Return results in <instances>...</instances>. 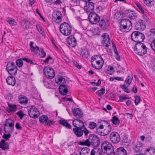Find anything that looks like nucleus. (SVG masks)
I'll list each match as a JSON object with an SVG mask.
<instances>
[{"mask_svg":"<svg viewBox=\"0 0 155 155\" xmlns=\"http://www.w3.org/2000/svg\"><path fill=\"white\" fill-rule=\"evenodd\" d=\"M58 123L65 127L66 128L68 129L71 128V125L67 122V120H59Z\"/></svg>","mask_w":155,"mask_h":155,"instance_id":"nucleus-30","label":"nucleus"},{"mask_svg":"<svg viewBox=\"0 0 155 155\" xmlns=\"http://www.w3.org/2000/svg\"><path fill=\"white\" fill-rule=\"evenodd\" d=\"M4 125L5 133H12L14 129V121L12 119H8L6 120Z\"/></svg>","mask_w":155,"mask_h":155,"instance_id":"nucleus-5","label":"nucleus"},{"mask_svg":"<svg viewBox=\"0 0 155 155\" xmlns=\"http://www.w3.org/2000/svg\"><path fill=\"white\" fill-rule=\"evenodd\" d=\"M101 44L107 47L110 45V39L108 35L106 33H104L101 36Z\"/></svg>","mask_w":155,"mask_h":155,"instance_id":"nucleus-13","label":"nucleus"},{"mask_svg":"<svg viewBox=\"0 0 155 155\" xmlns=\"http://www.w3.org/2000/svg\"><path fill=\"white\" fill-rule=\"evenodd\" d=\"M78 144L81 146H86L88 147L91 146V143L89 138L86 140H82L78 142Z\"/></svg>","mask_w":155,"mask_h":155,"instance_id":"nucleus-31","label":"nucleus"},{"mask_svg":"<svg viewBox=\"0 0 155 155\" xmlns=\"http://www.w3.org/2000/svg\"><path fill=\"white\" fill-rule=\"evenodd\" d=\"M102 153L100 148H94L91 150V155H103Z\"/></svg>","mask_w":155,"mask_h":155,"instance_id":"nucleus-28","label":"nucleus"},{"mask_svg":"<svg viewBox=\"0 0 155 155\" xmlns=\"http://www.w3.org/2000/svg\"><path fill=\"white\" fill-rule=\"evenodd\" d=\"M73 124L75 127V128H83L84 124L82 121L79 119H75L73 121Z\"/></svg>","mask_w":155,"mask_h":155,"instance_id":"nucleus-16","label":"nucleus"},{"mask_svg":"<svg viewBox=\"0 0 155 155\" xmlns=\"http://www.w3.org/2000/svg\"><path fill=\"white\" fill-rule=\"evenodd\" d=\"M7 84L10 85L14 86L16 83L15 78L14 76H10L8 77L6 80Z\"/></svg>","mask_w":155,"mask_h":155,"instance_id":"nucleus-21","label":"nucleus"},{"mask_svg":"<svg viewBox=\"0 0 155 155\" xmlns=\"http://www.w3.org/2000/svg\"><path fill=\"white\" fill-rule=\"evenodd\" d=\"M7 21L12 26H13L16 25V22L15 21V20L12 18H8Z\"/></svg>","mask_w":155,"mask_h":155,"instance_id":"nucleus-43","label":"nucleus"},{"mask_svg":"<svg viewBox=\"0 0 155 155\" xmlns=\"http://www.w3.org/2000/svg\"><path fill=\"white\" fill-rule=\"evenodd\" d=\"M86 10L89 12L92 11L94 9V4L90 1L85 2Z\"/></svg>","mask_w":155,"mask_h":155,"instance_id":"nucleus-24","label":"nucleus"},{"mask_svg":"<svg viewBox=\"0 0 155 155\" xmlns=\"http://www.w3.org/2000/svg\"><path fill=\"white\" fill-rule=\"evenodd\" d=\"M133 148L135 152H140L143 150V144L139 141H137L134 143Z\"/></svg>","mask_w":155,"mask_h":155,"instance_id":"nucleus-17","label":"nucleus"},{"mask_svg":"<svg viewBox=\"0 0 155 155\" xmlns=\"http://www.w3.org/2000/svg\"><path fill=\"white\" fill-rule=\"evenodd\" d=\"M90 22L92 24H96L99 21L100 18L99 15L95 13L91 12L88 16Z\"/></svg>","mask_w":155,"mask_h":155,"instance_id":"nucleus-10","label":"nucleus"},{"mask_svg":"<svg viewBox=\"0 0 155 155\" xmlns=\"http://www.w3.org/2000/svg\"><path fill=\"white\" fill-rule=\"evenodd\" d=\"M22 60L25 61L27 63H30V64L33 63V62L32 60L26 58H23Z\"/></svg>","mask_w":155,"mask_h":155,"instance_id":"nucleus-59","label":"nucleus"},{"mask_svg":"<svg viewBox=\"0 0 155 155\" xmlns=\"http://www.w3.org/2000/svg\"><path fill=\"white\" fill-rule=\"evenodd\" d=\"M119 100L118 101L120 102H122L123 100H125L129 99V97H127L126 95L123 96L121 95H119Z\"/></svg>","mask_w":155,"mask_h":155,"instance_id":"nucleus-47","label":"nucleus"},{"mask_svg":"<svg viewBox=\"0 0 155 155\" xmlns=\"http://www.w3.org/2000/svg\"><path fill=\"white\" fill-rule=\"evenodd\" d=\"M134 50L136 51L137 54L140 55H143L147 52V48L144 44H136L135 45Z\"/></svg>","mask_w":155,"mask_h":155,"instance_id":"nucleus-6","label":"nucleus"},{"mask_svg":"<svg viewBox=\"0 0 155 155\" xmlns=\"http://www.w3.org/2000/svg\"><path fill=\"white\" fill-rule=\"evenodd\" d=\"M15 69H18V68L14 63H8L7 64L6 67L7 70Z\"/></svg>","mask_w":155,"mask_h":155,"instance_id":"nucleus-32","label":"nucleus"},{"mask_svg":"<svg viewBox=\"0 0 155 155\" xmlns=\"http://www.w3.org/2000/svg\"><path fill=\"white\" fill-rule=\"evenodd\" d=\"M0 148L4 150H8L9 145L8 143L6 142L4 139H2L0 141Z\"/></svg>","mask_w":155,"mask_h":155,"instance_id":"nucleus-25","label":"nucleus"},{"mask_svg":"<svg viewBox=\"0 0 155 155\" xmlns=\"http://www.w3.org/2000/svg\"><path fill=\"white\" fill-rule=\"evenodd\" d=\"M19 117H20V119H22L23 117L25 114H24L22 111L21 110H19L16 113Z\"/></svg>","mask_w":155,"mask_h":155,"instance_id":"nucleus-51","label":"nucleus"},{"mask_svg":"<svg viewBox=\"0 0 155 155\" xmlns=\"http://www.w3.org/2000/svg\"><path fill=\"white\" fill-rule=\"evenodd\" d=\"M8 134H4L3 137L6 140H8L11 137V133H8Z\"/></svg>","mask_w":155,"mask_h":155,"instance_id":"nucleus-49","label":"nucleus"},{"mask_svg":"<svg viewBox=\"0 0 155 155\" xmlns=\"http://www.w3.org/2000/svg\"><path fill=\"white\" fill-rule=\"evenodd\" d=\"M44 72L45 76L49 79H52L55 76V72L51 68L45 67L44 69Z\"/></svg>","mask_w":155,"mask_h":155,"instance_id":"nucleus-9","label":"nucleus"},{"mask_svg":"<svg viewBox=\"0 0 155 155\" xmlns=\"http://www.w3.org/2000/svg\"><path fill=\"white\" fill-rule=\"evenodd\" d=\"M62 18V16L61 12L56 11L54 12L52 14L53 20L57 23H60L61 22Z\"/></svg>","mask_w":155,"mask_h":155,"instance_id":"nucleus-12","label":"nucleus"},{"mask_svg":"<svg viewBox=\"0 0 155 155\" xmlns=\"http://www.w3.org/2000/svg\"><path fill=\"white\" fill-rule=\"evenodd\" d=\"M135 104L136 105H137L140 102V101L141 100L140 97L138 96H135Z\"/></svg>","mask_w":155,"mask_h":155,"instance_id":"nucleus-52","label":"nucleus"},{"mask_svg":"<svg viewBox=\"0 0 155 155\" xmlns=\"http://www.w3.org/2000/svg\"><path fill=\"white\" fill-rule=\"evenodd\" d=\"M74 115L75 117H77L81 118L83 115V113L81 110L79 108H75L73 110Z\"/></svg>","mask_w":155,"mask_h":155,"instance_id":"nucleus-23","label":"nucleus"},{"mask_svg":"<svg viewBox=\"0 0 155 155\" xmlns=\"http://www.w3.org/2000/svg\"><path fill=\"white\" fill-rule=\"evenodd\" d=\"M144 4L148 7H151L154 5V0H143Z\"/></svg>","mask_w":155,"mask_h":155,"instance_id":"nucleus-34","label":"nucleus"},{"mask_svg":"<svg viewBox=\"0 0 155 155\" xmlns=\"http://www.w3.org/2000/svg\"><path fill=\"white\" fill-rule=\"evenodd\" d=\"M19 103L22 104H26L28 103V99L25 96L21 97L19 98Z\"/></svg>","mask_w":155,"mask_h":155,"instance_id":"nucleus-40","label":"nucleus"},{"mask_svg":"<svg viewBox=\"0 0 155 155\" xmlns=\"http://www.w3.org/2000/svg\"><path fill=\"white\" fill-rule=\"evenodd\" d=\"M126 12L127 15L130 18L134 19L137 18V14L134 12H133L130 10H128Z\"/></svg>","mask_w":155,"mask_h":155,"instance_id":"nucleus-26","label":"nucleus"},{"mask_svg":"<svg viewBox=\"0 0 155 155\" xmlns=\"http://www.w3.org/2000/svg\"><path fill=\"white\" fill-rule=\"evenodd\" d=\"M8 105L9 108L8 110L9 113H11L13 111L14 112L16 110L17 107L15 105L12 104L8 103Z\"/></svg>","mask_w":155,"mask_h":155,"instance_id":"nucleus-36","label":"nucleus"},{"mask_svg":"<svg viewBox=\"0 0 155 155\" xmlns=\"http://www.w3.org/2000/svg\"><path fill=\"white\" fill-rule=\"evenodd\" d=\"M54 124V122L53 121L49 120L48 119L47 120L45 124V125H48L51 126L52 124Z\"/></svg>","mask_w":155,"mask_h":155,"instance_id":"nucleus-57","label":"nucleus"},{"mask_svg":"<svg viewBox=\"0 0 155 155\" xmlns=\"http://www.w3.org/2000/svg\"><path fill=\"white\" fill-rule=\"evenodd\" d=\"M40 50L41 53V58H45L46 55V52L44 51V49L43 48H40Z\"/></svg>","mask_w":155,"mask_h":155,"instance_id":"nucleus-55","label":"nucleus"},{"mask_svg":"<svg viewBox=\"0 0 155 155\" xmlns=\"http://www.w3.org/2000/svg\"><path fill=\"white\" fill-rule=\"evenodd\" d=\"M150 46L153 50L155 51V39L153 40L151 43Z\"/></svg>","mask_w":155,"mask_h":155,"instance_id":"nucleus-58","label":"nucleus"},{"mask_svg":"<svg viewBox=\"0 0 155 155\" xmlns=\"http://www.w3.org/2000/svg\"><path fill=\"white\" fill-rule=\"evenodd\" d=\"M81 54L83 58H87L89 55L88 50L87 49H83L81 51Z\"/></svg>","mask_w":155,"mask_h":155,"instance_id":"nucleus-41","label":"nucleus"},{"mask_svg":"<svg viewBox=\"0 0 155 155\" xmlns=\"http://www.w3.org/2000/svg\"><path fill=\"white\" fill-rule=\"evenodd\" d=\"M89 140L91 143V145H92L95 147H97L100 145L99 138L94 134H91L89 137Z\"/></svg>","mask_w":155,"mask_h":155,"instance_id":"nucleus-8","label":"nucleus"},{"mask_svg":"<svg viewBox=\"0 0 155 155\" xmlns=\"http://www.w3.org/2000/svg\"><path fill=\"white\" fill-rule=\"evenodd\" d=\"M98 22L100 26L103 29L107 28L110 25L109 21L106 18H102Z\"/></svg>","mask_w":155,"mask_h":155,"instance_id":"nucleus-15","label":"nucleus"},{"mask_svg":"<svg viewBox=\"0 0 155 155\" xmlns=\"http://www.w3.org/2000/svg\"><path fill=\"white\" fill-rule=\"evenodd\" d=\"M96 64L98 65V66H96L95 64L93 63V61H91V64L93 67L97 69H100L102 68L103 64H101V62L100 60L97 61H96Z\"/></svg>","mask_w":155,"mask_h":155,"instance_id":"nucleus-37","label":"nucleus"},{"mask_svg":"<svg viewBox=\"0 0 155 155\" xmlns=\"http://www.w3.org/2000/svg\"><path fill=\"white\" fill-rule=\"evenodd\" d=\"M146 28V26L144 23L143 21L139 20L136 21L135 23V28L136 30H144Z\"/></svg>","mask_w":155,"mask_h":155,"instance_id":"nucleus-14","label":"nucleus"},{"mask_svg":"<svg viewBox=\"0 0 155 155\" xmlns=\"http://www.w3.org/2000/svg\"><path fill=\"white\" fill-rule=\"evenodd\" d=\"M133 78L132 77H131L130 76H128L125 81V82L127 84H130L132 81Z\"/></svg>","mask_w":155,"mask_h":155,"instance_id":"nucleus-53","label":"nucleus"},{"mask_svg":"<svg viewBox=\"0 0 155 155\" xmlns=\"http://www.w3.org/2000/svg\"><path fill=\"white\" fill-rule=\"evenodd\" d=\"M101 150L102 152L107 155H114L113 146L107 141H104L102 143Z\"/></svg>","mask_w":155,"mask_h":155,"instance_id":"nucleus-1","label":"nucleus"},{"mask_svg":"<svg viewBox=\"0 0 155 155\" xmlns=\"http://www.w3.org/2000/svg\"><path fill=\"white\" fill-rule=\"evenodd\" d=\"M22 58L18 59L16 61V65L19 68H21L23 64V62Z\"/></svg>","mask_w":155,"mask_h":155,"instance_id":"nucleus-42","label":"nucleus"},{"mask_svg":"<svg viewBox=\"0 0 155 155\" xmlns=\"http://www.w3.org/2000/svg\"><path fill=\"white\" fill-rule=\"evenodd\" d=\"M103 129H101L99 128H96V132L99 134L101 136H105L108 134L110 130H108L107 132H104L102 131Z\"/></svg>","mask_w":155,"mask_h":155,"instance_id":"nucleus-35","label":"nucleus"},{"mask_svg":"<svg viewBox=\"0 0 155 155\" xmlns=\"http://www.w3.org/2000/svg\"><path fill=\"white\" fill-rule=\"evenodd\" d=\"M15 127L18 130H21L22 129V128L20 126V124L18 123H16L15 125Z\"/></svg>","mask_w":155,"mask_h":155,"instance_id":"nucleus-62","label":"nucleus"},{"mask_svg":"<svg viewBox=\"0 0 155 155\" xmlns=\"http://www.w3.org/2000/svg\"><path fill=\"white\" fill-rule=\"evenodd\" d=\"M24 24L25 25V28H29L31 26V24L30 22L28 20H26L25 21Z\"/></svg>","mask_w":155,"mask_h":155,"instance_id":"nucleus-46","label":"nucleus"},{"mask_svg":"<svg viewBox=\"0 0 155 155\" xmlns=\"http://www.w3.org/2000/svg\"><path fill=\"white\" fill-rule=\"evenodd\" d=\"M73 62L75 66H76L78 69H80L81 68V66L79 65L76 61H73Z\"/></svg>","mask_w":155,"mask_h":155,"instance_id":"nucleus-63","label":"nucleus"},{"mask_svg":"<svg viewBox=\"0 0 155 155\" xmlns=\"http://www.w3.org/2000/svg\"><path fill=\"white\" fill-rule=\"evenodd\" d=\"M102 123H103V124L106 125L110 129L111 127L110 123L107 121L105 120H103L102 121Z\"/></svg>","mask_w":155,"mask_h":155,"instance_id":"nucleus-60","label":"nucleus"},{"mask_svg":"<svg viewBox=\"0 0 155 155\" xmlns=\"http://www.w3.org/2000/svg\"><path fill=\"white\" fill-rule=\"evenodd\" d=\"M98 58L101 59L102 61H103L102 57L99 55H95L94 56L92 57V59L93 60H96Z\"/></svg>","mask_w":155,"mask_h":155,"instance_id":"nucleus-56","label":"nucleus"},{"mask_svg":"<svg viewBox=\"0 0 155 155\" xmlns=\"http://www.w3.org/2000/svg\"><path fill=\"white\" fill-rule=\"evenodd\" d=\"M136 5L137 6L138 8L141 11V13L142 14H144V12L143 9L142 8L141 6V5L138 2H137L136 3Z\"/></svg>","mask_w":155,"mask_h":155,"instance_id":"nucleus-54","label":"nucleus"},{"mask_svg":"<svg viewBox=\"0 0 155 155\" xmlns=\"http://www.w3.org/2000/svg\"><path fill=\"white\" fill-rule=\"evenodd\" d=\"M132 25V23L129 19H123L120 21V29L121 31L127 32L131 28Z\"/></svg>","mask_w":155,"mask_h":155,"instance_id":"nucleus-2","label":"nucleus"},{"mask_svg":"<svg viewBox=\"0 0 155 155\" xmlns=\"http://www.w3.org/2000/svg\"><path fill=\"white\" fill-rule=\"evenodd\" d=\"M36 27L38 31L40 33L42 34L43 35L45 34V32L41 27H40L39 25H36Z\"/></svg>","mask_w":155,"mask_h":155,"instance_id":"nucleus-50","label":"nucleus"},{"mask_svg":"<svg viewBox=\"0 0 155 155\" xmlns=\"http://www.w3.org/2000/svg\"><path fill=\"white\" fill-rule=\"evenodd\" d=\"M18 69H11L8 70L7 71L11 75H15L17 74Z\"/></svg>","mask_w":155,"mask_h":155,"instance_id":"nucleus-45","label":"nucleus"},{"mask_svg":"<svg viewBox=\"0 0 155 155\" xmlns=\"http://www.w3.org/2000/svg\"><path fill=\"white\" fill-rule=\"evenodd\" d=\"M110 141L114 143H118L120 140V137L119 134L116 132H112L110 135Z\"/></svg>","mask_w":155,"mask_h":155,"instance_id":"nucleus-11","label":"nucleus"},{"mask_svg":"<svg viewBox=\"0 0 155 155\" xmlns=\"http://www.w3.org/2000/svg\"><path fill=\"white\" fill-rule=\"evenodd\" d=\"M96 127L97 124L94 122H91L89 124V127L91 129H94Z\"/></svg>","mask_w":155,"mask_h":155,"instance_id":"nucleus-48","label":"nucleus"},{"mask_svg":"<svg viewBox=\"0 0 155 155\" xmlns=\"http://www.w3.org/2000/svg\"><path fill=\"white\" fill-rule=\"evenodd\" d=\"M144 155H155V149L153 148L147 149Z\"/></svg>","mask_w":155,"mask_h":155,"instance_id":"nucleus-33","label":"nucleus"},{"mask_svg":"<svg viewBox=\"0 0 155 155\" xmlns=\"http://www.w3.org/2000/svg\"><path fill=\"white\" fill-rule=\"evenodd\" d=\"M105 90L104 88H102L96 92L97 94L99 96L103 95L105 93Z\"/></svg>","mask_w":155,"mask_h":155,"instance_id":"nucleus-44","label":"nucleus"},{"mask_svg":"<svg viewBox=\"0 0 155 155\" xmlns=\"http://www.w3.org/2000/svg\"><path fill=\"white\" fill-rule=\"evenodd\" d=\"M114 155H127L126 150L123 147L117 148L115 151H114Z\"/></svg>","mask_w":155,"mask_h":155,"instance_id":"nucleus-19","label":"nucleus"},{"mask_svg":"<svg viewBox=\"0 0 155 155\" xmlns=\"http://www.w3.org/2000/svg\"><path fill=\"white\" fill-rule=\"evenodd\" d=\"M55 81L58 84H60L61 83V84L66 82L65 79L60 75L58 76L55 78Z\"/></svg>","mask_w":155,"mask_h":155,"instance_id":"nucleus-29","label":"nucleus"},{"mask_svg":"<svg viewBox=\"0 0 155 155\" xmlns=\"http://www.w3.org/2000/svg\"><path fill=\"white\" fill-rule=\"evenodd\" d=\"M28 112L29 115L33 118H37L39 116V112L37 108L34 106H31L28 109Z\"/></svg>","mask_w":155,"mask_h":155,"instance_id":"nucleus-7","label":"nucleus"},{"mask_svg":"<svg viewBox=\"0 0 155 155\" xmlns=\"http://www.w3.org/2000/svg\"><path fill=\"white\" fill-rule=\"evenodd\" d=\"M82 129L81 128H74L73 129V132L77 137H80L82 136L83 134V131L82 130Z\"/></svg>","mask_w":155,"mask_h":155,"instance_id":"nucleus-22","label":"nucleus"},{"mask_svg":"<svg viewBox=\"0 0 155 155\" xmlns=\"http://www.w3.org/2000/svg\"><path fill=\"white\" fill-rule=\"evenodd\" d=\"M111 120L112 123L116 125H118L120 123V120L116 116H113L112 117Z\"/></svg>","mask_w":155,"mask_h":155,"instance_id":"nucleus-38","label":"nucleus"},{"mask_svg":"<svg viewBox=\"0 0 155 155\" xmlns=\"http://www.w3.org/2000/svg\"><path fill=\"white\" fill-rule=\"evenodd\" d=\"M131 37L132 40L138 44L142 43V42L145 38L144 35L143 33L138 31L133 32L131 34Z\"/></svg>","mask_w":155,"mask_h":155,"instance_id":"nucleus-3","label":"nucleus"},{"mask_svg":"<svg viewBox=\"0 0 155 155\" xmlns=\"http://www.w3.org/2000/svg\"><path fill=\"white\" fill-rule=\"evenodd\" d=\"M48 119V117L45 115L40 116L39 118V121L41 123L45 124L46 120Z\"/></svg>","mask_w":155,"mask_h":155,"instance_id":"nucleus-39","label":"nucleus"},{"mask_svg":"<svg viewBox=\"0 0 155 155\" xmlns=\"http://www.w3.org/2000/svg\"><path fill=\"white\" fill-rule=\"evenodd\" d=\"M68 43L72 47H74L77 45V41L74 36L71 35L67 39Z\"/></svg>","mask_w":155,"mask_h":155,"instance_id":"nucleus-18","label":"nucleus"},{"mask_svg":"<svg viewBox=\"0 0 155 155\" xmlns=\"http://www.w3.org/2000/svg\"><path fill=\"white\" fill-rule=\"evenodd\" d=\"M53 60V58L51 56H49L44 61V63H48L49 60Z\"/></svg>","mask_w":155,"mask_h":155,"instance_id":"nucleus-61","label":"nucleus"},{"mask_svg":"<svg viewBox=\"0 0 155 155\" xmlns=\"http://www.w3.org/2000/svg\"><path fill=\"white\" fill-rule=\"evenodd\" d=\"M60 31L63 34L68 36L71 33L72 31L71 27L68 23L64 22L60 25Z\"/></svg>","mask_w":155,"mask_h":155,"instance_id":"nucleus-4","label":"nucleus"},{"mask_svg":"<svg viewBox=\"0 0 155 155\" xmlns=\"http://www.w3.org/2000/svg\"><path fill=\"white\" fill-rule=\"evenodd\" d=\"M60 93L63 95H67L68 92L67 87L65 85L61 84L59 87Z\"/></svg>","mask_w":155,"mask_h":155,"instance_id":"nucleus-20","label":"nucleus"},{"mask_svg":"<svg viewBox=\"0 0 155 155\" xmlns=\"http://www.w3.org/2000/svg\"><path fill=\"white\" fill-rule=\"evenodd\" d=\"M34 42L31 41L30 44V49L32 52H33L36 54L38 53V51H40V49L38 47L35 45V46H33Z\"/></svg>","mask_w":155,"mask_h":155,"instance_id":"nucleus-27","label":"nucleus"},{"mask_svg":"<svg viewBox=\"0 0 155 155\" xmlns=\"http://www.w3.org/2000/svg\"><path fill=\"white\" fill-rule=\"evenodd\" d=\"M62 3V1L61 0H54L53 2V3L54 4H60Z\"/></svg>","mask_w":155,"mask_h":155,"instance_id":"nucleus-64","label":"nucleus"}]
</instances>
